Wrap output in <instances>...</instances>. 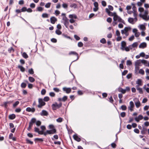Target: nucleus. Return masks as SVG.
<instances>
[{
	"mask_svg": "<svg viewBox=\"0 0 149 149\" xmlns=\"http://www.w3.org/2000/svg\"><path fill=\"white\" fill-rule=\"evenodd\" d=\"M69 55H75V56H77V58L76 60H74L71 63V64H70V66H69V68H70V66L71 65V64H72V63L74 62H75V61H77V60L79 59V55L78 54L74 52V51H71L69 53Z\"/></svg>",
	"mask_w": 149,
	"mask_h": 149,
	"instance_id": "f257e3e1",
	"label": "nucleus"
},
{
	"mask_svg": "<svg viewBox=\"0 0 149 149\" xmlns=\"http://www.w3.org/2000/svg\"><path fill=\"white\" fill-rule=\"evenodd\" d=\"M56 133V129H53L51 130H47L46 132H44V135L45 136L47 134H53Z\"/></svg>",
	"mask_w": 149,
	"mask_h": 149,
	"instance_id": "f03ea898",
	"label": "nucleus"
},
{
	"mask_svg": "<svg viewBox=\"0 0 149 149\" xmlns=\"http://www.w3.org/2000/svg\"><path fill=\"white\" fill-rule=\"evenodd\" d=\"M61 103H59L58 104L57 103H55L52 104V107L53 110H56L57 108H59L61 107Z\"/></svg>",
	"mask_w": 149,
	"mask_h": 149,
	"instance_id": "7ed1b4c3",
	"label": "nucleus"
},
{
	"mask_svg": "<svg viewBox=\"0 0 149 149\" xmlns=\"http://www.w3.org/2000/svg\"><path fill=\"white\" fill-rule=\"evenodd\" d=\"M63 90L67 93L68 94L71 92V88L70 87L67 88L66 87H64L63 88Z\"/></svg>",
	"mask_w": 149,
	"mask_h": 149,
	"instance_id": "20e7f679",
	"label": "nucleus"
},
{
	"mask_svg": "<svg viewBox=\"0 0 149 149\" xmlns=\"http://www.w3.org/2000/svg\"><path fill=\"white\" fill-rule=\"evenodd\" d=\"M147 24L146 23H144L143 24H140L139 26L140 29L142 31H144L146 29L145 25Z\"/></svg>",
	"mask_w": 149,
	"mask_h": 149,
	"instance_id": "39448f33",
	"label": "nucleus"
},
{
	"mask_svg": "<svg viewBox=\"0 0 149 149\" xmlns=\"http://www.w3.org/2000/svg\"><path fill=\"white\" fill-rule=\"evenodd\" d=\"M51 23L52 24H54L57 21V19L54 16H52L50 19Z\"/></svg>",
	"mask_w": 149,
	"mask_h": 149,
	"instance_id": "423d86ee",
	"label": "nucleus"
},
{
	"mask_svg": "<svg viewBox=\"0 0 149 149\" xmlns=\"http://www.w3.org/2000/svg\"><path fill=\"white\" fill-rule=\"evenodd\" d=\"M68 99V96L65 95L62 98H59L58 99V101L59 102L63 101V102H65Z\"/></svg>",
	"mask_w": 149,
	"mask_h": 149,
	"instance_id": "0eeeda50",
	"label": "nucleus"
},
{
	"mask_svg": "<svg viewBox=\"0 0 149 149\" xmlns=\"http://www.w3.org/2000/svg\"><path fill=\"white\" fill-rule=\"evenodd\" d=\"M147 45V43L146 42H143L140 44L139 46V48L144 49L146 47Z\"/></svg>",
	"mask_w": 149,
	"mask_h": 149,
	"instance_id": "6e6552de",
	"label": "nucleus"
},
{
	"mask_svg": "<svg viewBox=\"0 0 149 149\" xmlns=\"http://www.w3.org/2000/svg\"><path fill=\"white\" fill-rule=\"evenodd\" d=\"M69 17L70 19H76L77 18V16L75 14L69 15Z\"/></svg>",
	"mask_w": 149,
	"mask_h": 149,
	"instance_id": "1a4fd4ad",
	"label": "nucleus"
},
{
	"mask_svg": "<svg viewBox=\"0 0 149 149\" xmlns=\"http://www.w3.org/2000/svg\"><path fill=\"white\" fill-rule=\"evenodd\" d=\"M40 115L42 116H47L48 115V113L47 111L45 110H43L40 113Z\"/></svg>",
	"mask_w": 149,
	"mask_h": 149,
	"instance_id": "9d476101",
	"label": "nucleus"
},
{
	"mask_svg": "<svg viewBox=\"0 0 149 149\" xmlns=\"http://www.w3.org/2000/svg\"><path fill=\"white\" fill-rule=\"evenodd\" d=\"M26 111L28 112H31L33 113L35 111V109L34 108H31L30 107H28L26 108Z\"/></svg>",
	"mask_w": 149,
	"mask_h": 149,
	"instance_id": "9b49d317",
	"label": "nucleus"
},
{
	"mask_svg": "<svg viewBox=\"0 0 149 149\" xmlns=\"http://www.w3.org/2000/svg\"><path fill=\"white\" fill-rule=\"evenodd\" d=\"M142 60L139 59L137 60L135 62V66H141V63H142Z\"/></svg>",
	"mask_w": 149,
	"mask_h": 149,
	"instance_id": "f8f14e48",
	"label": "nucleus"
},
{
	"mask_svg": "<svg viewBox=\"0 0 149 149\" xmlns=\"http://www.w3.org/2000/svg\"><path fill=\"white\" fill-rule=\"evenodd\" d=\"M143 118V116L141 115H139L138 117L135 118V119L137 122H139L140 120H141Z\"/></svg>",
	"mask_w": 149,
	"mask_h": 149,
	"instance_id": "ddd939ff",
	"label": "nucleus"
},
{
	"mask_svg": "<svg viewBox=\"0 0 149 149\" xmlns=\"http://www.w3.org/2000/svg\"><path fill=\"white\" fill-rule=\"evenodd\" d=\"M36 119L35 118H33L31 119L30 120L29 125L32 126L33 124L34 123L36 122Z\"/></svg>",
	"mask_w": 149,
	"mask_h": 149,
	"instance_id": "4468645a",
	"label": "nucleus"
},
{
	"mask_svg": "<svg viewBox=\"0 0 149 149\" xmlns=\"http://www.w3.org/2000/svg\"><path fill=\"white\" fill-rule=\"evenodd\" d=\"M73 137L75 140L78 142H79L81 140L80 138L79 137L77 134L74 135L73 136Z\"/></svg>",
	"mask_w": 149,
	"mask_h": 149,
	"instance_id": "2eb2a0df",
	"label": "nucleus"
},
{
	"mask_svg": "<svg viewBox=\"0 0 149 149\" xmlns=\"http://www.w3.org/2000/svg\"><path fill=\"white\" fill-rule=\"evenodd\" d=\"M24 81L28 84V87L29 88L31 89L33 88V86L32 84L29 83V81L26 80H24Z\"/></svg>",
	"mask_w": 149,
	"mask_h": 149,
	"instance_id": "dca6fc26",
	"label": "nucleus"
},
{
	"mask_svg": "<svg viewBox=\"0 0 149 149\" xmlns=\"http://www.w3.org/2000/svg\"><path fill=\"white\" fill-rule=\"evenodd\" d=\"M136 84L141 86L143 84L142 80L141 79H138L136 81Z\"/></svg>",
	"mask_w": 149,
	"mask_h": 149,
	"instance_id": "f3484780",
	"label": "nucleus"
},
{
	"mask_svg": "<svg viewBox=\"0 0 149 149\" xmlns=\"http://www.w3.org/2000/svg\"><path fill=\"white\" fill-rule=\"evenodd\" d=\"M18 68L22 72H24L25 71V68L22 65H18Z\"/></svg>",
	"mask_w": 149,
	"mask_h": 149,
	"instance_id": "a211bd4d",
	"label": "nucleus"
},
{
	"mask_svg": "<svg viewBox=\"0 0 149 149\" xmlns=\"http://www.w3.org/2000/svg\"><path fill=\"white\" fill-rule=\"evenodd\" d=\"M118 89V91L121 92L122 93L124 94L126 93L125 89H123L122 88L120 87H119Z\"/></svg>",
	"mask_w": 149,
	"mask_h": 149,
	"instance_id": "6ab92c4d",
	"label": "nucleus"
},
{
	"mask_svg": "<svg viewBox=\"0 0 149 149\" xmlns=\"http://www.w3.org/2000/svg\"><path fill=\"white\" fill-rule=\"evenodd\" d=\"M117 17L118 18L117 20L118 22H122L124 24H125V22L119 16H117Z\"/></svg>",
	"mask_w": 149,
	"mask_h": 149,
	"instance_id": "aec40b11",
	"label": "nucleus"
},
{
	"mask_svg": "<svg viewBox=\"0 0 149 149\" xmlns=\"http://www.w3.org/2000/svg\"><path fill=\"white\" fill-rule=\"evenodd\" d=\"M134 19L132 17H129L128 19V22L132 24H134Z\"/></svg>",
	"mask_w": 149,
	"mask_h": 149,
	"instance_id": "412c9836",
	"label": "nucleus"
},
{
	"mask_svg": "<svg viewBox=\"0 0 149 149\" xmlns=\"http://www.w3.org/2000/svg\"><path fill=\"white\" fill-rule=\"evenodd\" d=\"M15 115L14 114H12L9 116L8 118L9 119L13 120L15 118Z\"/></svg>",
	"mask_w": 149,
	"mask_h": 149,
	"instance_id": "4be33fe9",
	"label": "nucleus"
},
{
	"mask_svg": "<svg viewBox=\"0 0 149 149\" xmlns=\"http://www.w3.org/2000/svg\"><path fill=\"white\" fill-rule=\"evenodd\" d=\"M49 14L47 13H43L42 15V17L43 18H47L49 17Z\"/></svg>",
	"mask_w": 149,
	"mask_h": 149,
	"instance_id": "5701e85b",
	"label": "nucleus"
},
{
	"mask_svg": "<svg viewBox=\"0 0 149 149\" xmlns=\"http://www.w3.org/2000/svg\"><path fill=\"white\" fill-rule=\"evenodd\" d=\"M130 103V106L129 107V109L131 111H133V108L134 107V103Z\"/></svg>",
	"mask_w": 149,
	"mask_h": 149,
	"instance_id": "b1692460",
	"label": "nucleus"
},
{
	"mask_svg": "<svg viewBox=\"0 0 149 149\" xmlns=\"http://www.w3.org/2000/svg\"><path fill=\"white\" fill-rule=\"evenodd\" d=\"M26 82H22L21 84V87L22 88H25L27 86V84Z\"/></svg>",
	"mask_w": 149,
	"mask_h": 149,
	"instance_id": "393cba45",
	"label": "nucleus"
},
{
	"mask_svg": "<svg viewBox=\"0 0 149 149\" xmlns=\"http://www.w3.org/2000/svg\"><path fill=\"white\" fill-rule=\"evenodd\" d=\"M29 81L31 83H33L35 81V79L33 77L31 76L29 77Z\"/></svg>",
	"mask_w": 149,
	"mask_h": 149,
	"instance_id": "a878e982",
	"label": "nucleus"
},
{
	"mask_svg": "<svg viewBox=\"0 0 149 149\" xmlns=\"http://www.w3.org/2000/svg\"><path fill=\"white\" fill-rule=\"evenodd\" d=\"M64 26H65L66 28L67 29L68 28V25L69 24V20L67 21H65V22H64Z\"/></svg>",
	"mask_w": 149,
	"mask_h": 149,
	"instance_id": "bb28decb",
	"label": "nucleus"
},
{
	"mask_svg": "<svg viewBox=\"0 0 149 149\" xmlns=\"http://www.w3.org/2000/svg\"><path fill=\"white\" fill-rule=\"evenodd\" d=\"M126 42L124 41H122L121 42V47H125L126 46Z\"/></svg>",
	"mask_w": 149,
	"mask_h": 149,
	"instance_id": "cd10ccee",
	"label": "nucleus"
},
{
	"mask_svg": "<svg viewBox=\"0 0 149 149\" xmlns=\"http://www.w3.org/2000/svg\"><path fill=\"white\" fill-rule=\"evenodd\" d=\"M121 48L123 51L125 50L126 52H129L130 51L127 47H121Z\"/></svg>",
	"mask_w": 149,
	"mask_h": 149,
	"instance_id": "c85d7f7f",
	"label": "nucleus"
},
{
	"mask_svg": "<svg viewBox=\"0 0 149 149\" xmlns=\"http://www.w3.org/2000/svg\"><path fill=\"white\" fill-rule=\"evenodd\" d=\"M22 56L25 58H28V56L25 52H23L22 54Z\"/></svg>",
	"mask_w": 149,
	"mask_h": 149,
	"instance_id": "c756f323",
	"label": "nucleus"
},
{
	"mask_svg": "<svg viewBox=\"0 0 149 149\" xmlns=\"http://www.w3.org/2000/svg\"><path fill=\"white\" fill-rule=\"evenodd\" d=\"M142 63L145 66H146L147 63L148 62V61L144 59L142 60Z\"/></svg>",
	"mask_w": 149,
	"mask_h": 149,
	"instance_id": "7c9ffc66",
	"label": "nucleus"
},
{
	"mask_svg": "<svg viewBox=\"0 0 149 149\" xmlns=\"http://www.w3.org/2000/svg\"><path fill=\"white\" fill-rule=\"evenodd\" d=\"M43 10V8L41 6H39L37 8L36 11H38L39 12H42Z\"/></svg>",
	"mask_w": 149,
	"mask_h": 149,
	"instance_id": "2f4dec72",
	"label": "nucleus"
},
{
	"mask_svg": "<svg viewBox=\"0 0 149 149\" xmlns=\"http://www.w3.org/2000/svg\"><path fill=\"white\" fill-rule=\"evenodd\" d=\"M70 7L71 8H77V6L75 3H73L70 5Z\"/></svg>",
	"mask_w": 149,
	"mask_h": 149,
	"instance_id": "473e14b6",
	"label": "nucleus"
},
{
	"mask_svg": "<svg viewBox=\"0 0 149 149\" xmlns=\"http://www.w3.org/2000/svg\"><path fill=\"white\" fill-rule=\"evenodd\" d=\"M28 72L31 74H33L34 73V71L32 68H31L28 70Z\"/></svg>",
	"mask_w": 149,
	"mask_h": 149,
	"instance_id": "72a5a7b5",
	"label": "nucleus"
},
{
	"mask_svg": "<svg viewBox=\"0 0 149 149\" xmlns=\"http://www.w3.org/2000/svg\"><path fill=\"white\" fill-rule=\"evenodd\" d=\"M60 30H56L55 31L56 33L58 35H61L62 34V32Z\"/></svg>",
	"mask_w": 149,
	"mask_h": 149,
	"instance_id": "f704fd0d",
	"label": "nucleus"
},
{
	"mask_svg": "<svg viewBox=\"0 0 149 149\" xmlns=\"http://www.w3.org/2000/svg\"><path fill=\"white\" fill-rule=\"evenodd\" d=\"M138 45V43L137 42H135L133 43L132 45V46L133 48L136 47Z\"/></svg>",
	"mask_w": 149,
	"mask_h": 149,
	"instance_id": "c9c22d12",
	"label": "nucleus"
},
{
	"mask_svg": "<svg viewBox=\"0 0 149 149\" xmlns=\"http://www.w3.org/2000/svg\"><path fill=\"white\" fill-rule=\"evenodd\" d=\"M49 99V98L48 96H45L43 99L44 102H48Z\"/></svg>",
	"mask_w": 149,
	"mask_h": 149,
	"instance_id": "e433bc0d",
	"label": "nucleus"
},
{
	"mask_svg": "<svg viewBox=\"0 0 149 149\" xmlns=\"http://www.w3.org/2000/svg\"><path fill=\"white\" fill-rule=\"evenodd\" d=\"M132 64V63L130 60H128L127 61L126 65H127L130 66Z\"/></svg>",
	"mask_w": 149,
	"mask_h": 149,
	"instance_id": "4c0bfd02",
	"label": "nucleus"
},
{
	"mask_svg": "<svg viewBox=\"0 0 149 149\" xmlns=\"http://www.w3.org/2000/svg\"><path fill=\"white\" fill-rule=\"evenodd\" d=\"M139 73L142 75H143L145 74L144 71L142 69H141L139 70Z\"/></svg>",
	"mask_w": 149,
	"mask_h": 149,
	"instance_id": "58836bf2",
	"label": "nucleus"
},
{
	"mask_svg": "<svg viewBox=\"0 0 149 149\" xmlns=\"http://www.w3.org/2000/svg\"><path fill=\"white\" fill-rule=\"evenodd\" d=\"M143 16H144V15L142 14L141 13L139 14V16L140 17L142 18L143 19L145 20L146 21H148V19H146V18L143 17Z\"/></svg>",
	"mask_w": 149,
	"mask_h": 149,
	"instance_id": "ea45409f",
	"label": "nucleus"
},
{
	"mask_svg": "<svg viewBox=\"0 0 149 149\" xmlns=\"http://www.w3.org/2000/svg\"><path fill=\"white\" fill-rule=\"evenodd\" d=\"M21 12H25V11H27V8L26 7H23L21 9Z\"/></svg>",
	"mask_w": 149,
	"mask_h": 149,
	"instance_id": "a19ab883",
	"label": "nucleus"
},
{
	"mask_svg": "<svg viewBox=\"0 0 149 149\" xmlns=\"http://www.w3.org/2000/svg\"><path fill=\"white\" fill-rule=\"evenodd\" d=\"M101 43L104 44L106 43V41L104 38H102L100 40Z\"/></svg>",
	"mask_w": 149,
	"mask_h": 149,
	"instance_id": "79ce46f5",
	"label": "nucleus"
},
{
	"mask_svg": "<svg viewBox=\"0 0 149 149\" xmlns=\"http://www.w3.org/2000/svg\"><path fill=\"white\" fill-rule=\"evenodd\" d=\"M51 5V3L50 2H48L45 4V7L47 8H49L50 7Z\"/></svg>",
	"mask_w": 149,
	"mask_h": 149,
	"instance_id": "37998d69",
	"label": "nucleus"
},
{
	"mask_svg": "<svg viewBox=\"0 0 149 149\" xmlns=\"http://www.w3.org/2000/svg\"><path fill=\"white\" fill-rule=\"evenodd\" d=\"M139 11L141 13H142L144 11V9L142 7H140L138 9Z\"/></svg>",
	"mask_w": 149,
	"mask_h": 149,
	"instance_id": "c03bdc74",
	"label": "nucleus"
},
{
	"mask_svg": "<svg viewBox=\"0 0 149 149\" xmlns=\"http://www.w3.org/2000/svg\"><path fill=\"white\" fill-rule=\"evenodd\" d=\"M45 104V103H39L38 107V108H41L42 106H44Z\"/></svg>",
	"mask_w": 149,
	"mask_h": 149,
	"instance_id": "a18cd8bd",
	"label": "nucleus"
},
{
	"mask_svg": "<svg viewBox=\"0 0 149 149\" xmlns=\"http://www.w3.org/2000/svg\"><path fill=\"white\" fill-rule=\"evenodd\" d=\"M26 143H27L30 144H32L33 143V141H31L28 139H26Z\"/></svg>",
	"mask_w": 149,
	"mask_h": 149,
	"instance_id": "49530a36",
	"label": "nucleus"
},
{
	"mask_svg": "<svg viewBox=\"0 0 149 149\" xmlns=\"http://www.w3.org/2000/svg\"><path fill=\"white\" fill-rule=\"evenodd\" d=\"M46 93V90L45 89H42L41 91V94L42 95H45Z\"/></svg>",
	"mask_w": 149,
	"mask_h": 149,
	"instance_id": "de8ad7c7",
	"label": "nucleus"
},
{
	"mask_svg": "<svg viewBox=\"0 0 149 149\" xmlns=\"http://www.w3.org/2000/svg\"><path fill=\"white\" fill-rule=\"evenodd\" d=\"M83 43L81 42H78V47H83Z\"/></svg>",
	"mask_w": 149,
	"mask_h": 149,
	"instance_id": "09e8293b",
	"label": "nucleus"
},
{
	"mask_svg": "<svg viewBox=\"0 0 149 149\" xmlns=\"http://www.w3.org/2000/svg\"><path fill=\"white\" fill-rule=\"evenodd\" d=\"M132 74L131 73H130L128 74L127 75L126 77L127 79H129L132 77Z\"/></svg>",
	"mask_w": 149,
	"mask_h": 149,
	"instance_id": "8fccbe9b",
	"label": "nucleus"
},
{
	"mask_svg": "<svg viewBox=\"0 0 149 149\" xmlns=\"http://www.w3.org/2000/svg\"><path fill=\"white\" fill-rule=\"evenodd\" d=\"M51 41L53 43H55L57 42V40L55 38H53L51 39Z\"/></svg>",
	"mask_w": 149,
	"mask_h": 149,
	"instance_id": "3c124183",
	"label": "nucleus"
},
{
	"mask_svg": "<svg viewBox=\"0 0 149 149\" xmlns=\"http://www.w3.org/2000/svg\"><path fill=\"white\" fill-rule=\"evenodd\" d=\"M62 35L64 37H65L66 38H68L71 40H72V38L70 36H68L67 35L63 33L62 34Z\"/></svg>",
	"mask_w": 149,
	"mask_h": 149,
	"instance_id": "603ef678",
	"label": "nucleus"
},
{
	"mask_svg": "<svg viewBox=\"0 0 149 149\" xmlns=\"http://www.w3.org/2000/svg\"><path fill=\"white\" fill-rule=\"evenodd\" d=\"M128 70H124L123 72H122V75L125 76V75L128 72Z\"/></svg>",
	"mask_w": 149,
	"mask_h": 149,
	"instance_id": "864d4df0",
	"label": "nucleus"
},
{
	"mask_svg": "<svg viewBox=\"0 0 149 149\" xmlns=\"http://www.w3.org/2000/svg\"><path fill=\"white\" fill-rule=\"evenodd\" d=\"M60 13V12L58 10H56L55 11L54 14L56 16L58 15Z\"/></svg>",
	"mask_w": 149,
	"mask_h": 149,
	"instance_id": "5fc2aeb1",
	"label": "nucleus"
},
{
	"mask_svg": "<svg viewBox=\"0 0 149 149\" xmlns=\"http://www.w3.org/2000/svg\"><path fill=\"white\" fill-rule=\"evenodd\" d=\"M102 4V6L104 7H105L107 5V3L106 2L104 1H102L101 2Z\"/></svg>",
	"mask_w": 149,
	"mask_h": 149,
	"instance_id": "6e6d98bb",
	"label": "nucleus"
},
{
	"mask_svg": "<svg viewBox=\"0 0 149 149\" xmlns=\"http://www.w3.org/2000/svg\"><path fill=\"white\" fill-rule=\"evenodd\" d=\"M112 20V19L110 17H109L107 19V21L109 23H111V22Z\"/></svg>",
	"mask_w": 149,
	"mask_h": 149,
	"instance_id": "4d7b16f0",
	"label": "nucleus"
},
{
	"mask_svg": "<svg viewBox=\"0 0 149 149\" xmlns=\"http://www.w3.org/2000/svg\"><path fill=\"white\" fill-rule=\"evenodd\" d=\"M74 37L77 40H79L80 39V38L78 36L76 35H74Z\"/></svg>",
	"mask_w": 149,
	"mask_h": 149,
	"instance_id": "13d9d810",
	"label": "nucleus"
},
{
	"mask_svg": "<svg viewBox=\"0 0 149 149\" xmlns=\"http://www.w3.org/2000/svg\"><path fill=\"white\" fill-rule=\"evenodd\" d=\"M108 9L110 11H113V7L110 5H109L108 6Z\"/></svg>",
	"mask_w": 149,
	"mask_h": 149,
	"instance_id": "bf43d9fd",
	"label": "nucleus"
},
{
	"mask_svg": "<svg viewBox=\"0 0 149 149\" xmlns=\"http://www.w3.org/2000/svg\"><path fill=\"white\" fill-rule=\"evenodd\" d=\"M93 3L94 6L95 8H98V3L97 2L94 1Z\"/></svg>",
	"mask_w": 149,
	"mask_h": 149,
	"instance_id": "052dcab7",
	"label": "nucleus"
},
{
	"mask_svg": "<svg viewBox=\"0 0 149 149\" xmlns=\"http://www.w3.org/2000/svg\"><path fill=\"white\" fill-rule=\"evenodd\" d=\"M108 98L109 99V101L110 102H113V99L112 97L111 96H110V97H108Z\"/></svg>",
	"mask_w": 149,
	"mask_h": 149,
	"instance_id": "680f3d73",
	"label": "nucleus"
},
{
	"mask_svg": "<svg viewBox=\"0 0 149 149\" xmlns=\"http://www.w3.org/2000/svg\"><path fill=\"white\" fill-rule=\"evenodd\" d=\"M137 90L139 91V93L140 94H143V92L141 88H138V90Z\"/></svg>",
	"mask_w": 149,
	"mask_h": 149,
	"instance_id": "e2e57ef3",
	"label": "nucleus"
},
{
	"mask_svg": "<svg viewBox=\"0 0 149 149\" xmlns=\"http://www.w3.org/2000/svg\"><path fill=\"white\" fill-rule=\"evenodd\" d=\"M140 34V33L139 32H137L136 33H135L134 34L135 36L136 37H138L139 36Z\"/></svg>",
	"mask_w": 149,
	"mask_h": 149,
	"instance_id": "0e129e2a",
	"label": "nucleus"
},
{
	"mask_svg": "<svg viewBox=\"0 0 149 149\" xmlns=\"http://www.w3.org/2000/svg\"><path fill=\"white\" fill-rule=\"evenodd\" d=\"M134 38V35H132L129 38V40L130 41H132Z\"/></svg>",
	"mask_w": 149,
	"mask_h": 149,
	"instance_id": "69168bd1",
	"label": "nucleus"
},
{
	"mask_svg": "<svg viewBox=\"0 0 149 149\" xmlns=\"http://www.w3.org/2000/svg\"><path fill=\"white\" fill-rule=\"evenodd\" d=\"M57 30H60L61 29V26L60 24H58L56 26Z\"/></svg>",
	"mask_w": 149,
	"mask_h": 149,
	"instance_id": "338daca9",
	"label": "nucleus"
},
{
	"mask_svg": "<svg viewBox=\"0 0 149 149\" xmlns=\"http://www.w3.org/2000/svg\"><path fill=\"white\" fill-rule=\"evenodd\" d=\"M63 118H59L56 119V121L59 123H61L62 121Z\"/></svg>",
	"mask_w": 149,
	"mask_h": 149,
	"instance_id": "774afa93",
	"label": "nucleus"
}]
</instances>
